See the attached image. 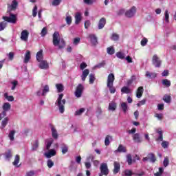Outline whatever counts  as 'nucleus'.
Here are the masks:
<instances>
[{"label":"nucleus","instance_id":"obj_32","mask_svg":"<svg viewBox=\"0 0 176 176\" xmlns=\"http://www.w3.org/2000/svg\"><path fill=\"white\" fill-rule=\"evenodd\" d=\"M4 98L7 101H14V98L13 97V96H9L8 93L4 94Z\"/></svg>","mask_w":176,"mask_h":176},{"label":"nucleus","instance_id":"obj_29","mask_svg":"<svg viewBox=\"0 0 176 176\" xmlns=\"http://www.w3.org/2000/svg\"><path fill=\"white\" fill-rule=\"evenodd\" d=\"M148 157L150 162H151V163H155L156 162V157H155L154 153H149L148 155Z\"/></svg>","mask_w":176,"mask_h":176},{"label":"nucleus","instance_id":"obj_13","mask_svg":"<svg viewBox=\"0 0 176 176\" xmlns=\"http://www.w3.org/2000/svg\"><path fill=\"white\" fill-rule=\"evenodd\" d=\"M36 60L38 63H41V61H43V50H40L36 55Z\"/></svg>","mask_w":176,"mask_h":176},{"label":"nucleus","instance_id":"obj_63","mask_svg":"<svg viewBox=\"0 0 176 176\" xmlns=\"http://www.w3.org/2000/svg\"><path fill=\"white\" fill-rule=\"evenodd\" d=\"M168 164H169L168 158L165 157L163 162L164 167H167V166H168Z\"/></svg>","mask_w":176,"mask_h":176},{"label":"nucleus","instance_id":"obj_62","mask_svg":"<svg viewBox=\"0 0 176 176\" xmlns=\"http://www.w3.org/2000/svg\"><path fill=\"white\" fill-rule=\"evenodd\" d=\"M162 148H164V149H166V148H168V142L167 141H163L162 142Z\"/></svg>","mask_w":176,"mask_h":176},{"label":"nucleus","instance_id":"obj_49","mask_svg":"<svg viewBox=\"0 0 176 176\" xmlns=\"http://www.w3.org/2000/svg\"><path fill=\"white\" fill-rule=\"evenodd\" d=\"M83 112H85V108H81L75 112V115H76V116H79L82 115L83 113Z\"/></svg>","mask_w":176,"mask_h":176},{"label":"nucleus","instance_id":"obj_43","mask_svg":"<svg viewBox=\"0 0 176 176\" xmlns=\"http://www.w3.org/2000/svg\"><path fill=\"white\" fill-rule=\"evenodd\" d=\"M9 122V118H4L1 122V126L3 129H5L6 127V125L8 124V122Z\"/></svg>","mask_w":176,"mask_h":176},{"label":"nucleus","instance_id":"obj_34","mask_svg":"<svg viewBox=\"0 0 176 176\" xmlns=\"http://www.w3.org/2000/svg\"><path fill=\"white\" fill-rule=\"evenodd\" d=\"M170 14H168V10H166L164 12V20L166 23H170Z\"/></svg>","mask_w":176,"mask_h":176},{"label":"nucleus","instance_id":"obj_8","mask_svg":"<svg viewBox=\"0 0 176 176\" xmlns=\"http://www.w3.org/2000/svg\"><path fill=\"white\" fill-rule=\"evenodd\" d=\"M28 36H30V32L27 30H24L21 32V41L23 42L28 41Z\"/></svg>","mask_w":176,"mask_h":176},{"label":"nucleus","instance_id":"obj_5","mask_svg":"<svg viewBox=\"0 0 176 176\" xmlns=\"http://www.w3.org/2000/svg\"><path fill=\"white\" fill-rule=\"evenodd\" d=\"M152 63H153V65L155 66V68H160L162 65V60H160V58L157 56V54H155L153 56Z\"/></svg>","mask_w":176,"mask_h":176},{"label":"nucleus","instance_id":"obj_40","mask_svg":"<svg viewBox=\"0 0 176 176\" xmlns=\"http://www.w3.org/2000/svg\"><path fill=\"white\" fill-rule=\"evenodd\" d=\"M17 5H18L17 1L13 0L11 4V6L8 7V10L9 9H16L17 8Z\"/></svg>","mask_w":176,"mask_h":176},{"label":"nucleus","instance_id":"obj_1","mask_svg":"<svg viewBox=\"0 0 176 176\" xmlns=\"http://www.w3.org/2000/svg\"><path fill=\"white\" fill-rule=\"evenodd\" d=\"M52 43L54 46L58 47V49H64L65 47V41L64 38L60 37V33L55 32L52 36Z\"/></svg>","mask_w":176,"mask_h":176},{"label":"nucleus","instance_id":"obj_6","mask_svg":"<svg viewBox=\"0 0 176 176\" xmlns=\"http://www.w3.org/2000/svg\"><path fill=\"white\" fill-rule=\"evenodd\" d=\"M83 90H85V87L83 86V85L78 84L74 93L75 96L77 98H80V97H82V93H83Z\"/></svg>","mask_w":176,"mask_h":176},{"label":"nucleus","instance_id":"obj_12","mask_svg":"<svg viewBox=\"0 0 176 176\" xmlns=\"http://www.w3.org/2000/svg\"><path fill=\"white\" fill-rule=\"evenodd\" d=\"M56 150L51 149L49 151L44 153V156L47 157V159H50V157H52V156H56Z\"/></svg>","mask_w":176,"mask_h":176},{"label":"nucleus","instance_id":"obj_23","mask_svg":"<svg viewBox=\"0 0 176 176\" xmlns=\"http://www.w3.org/2000/svg\"><path fill=\"white\" fill-rule=\"evenodd\" d=\"M89 74H90V71H89L88 69H85L84 71H82V74L81 76V78H82V82H85V80H86V78H87V76L89 75Z\"/></svg>","mask_w":176,"mask_h":176},{"label":"nucleus","instance_id":"obj_64","mask_svg":"<svg viewBox=\"0 0 176 176\" xmlns=\"http://www.w3.org/2000/svg\"><path fill=\"white\" fill-rule=\"evenodd\" d=\"M35 175V171L30 170L26 173L25 176H34Z\"/></svg>","mask_w":176,"mask_h":176},{"label":"nucleus","instance_id":"obj_17","mask_svg":"<svg viewBox=\"0 0 176 176\" xmlns=\"http://www.w3.org/2000/svg\"><path fill=\"white\" fill-rule=\"evenodd\" d=\"M75 24L78 25L82 21V13L76 12L74 16Z\"/></svg>","mask_w":176,"mask_h":176},{"label":"nucleus","instance_id":"obj_4","mask_svg":"<svg viewBox=\"0 0 176 176\" xmlns=\"http://www.w3.org/2000/svg\"><path fill=\"white\" fill-rule=\"evenodd\" d=\"M3 19L5 20V21L11 23L12 24H16V22L17 21V16L16 14H13L12 13L10 14L9 16H3Z\"/></svg>","mask_w":176,"mask_h":176},{"label":"nucleus","instance_id":"obj_38","mask_svg":"<svg viewBox=\"0 0 176 176\" xmlns=\"http://www.w3.org/2000/svg\"><path fill=\"white\" fill-rule=\"evenodd\" d=\"M162 85L166 86V87H170V86H171V82H170L169 80L164 79L162 80Z\"/></svg>","mask_w":176,"mask_h":176},{"label":"nucleus","instance_id":"obj_14","mask_svg":"<svg viewBox=\"0 0 176 176\" xmlns=\"http://www.w3.org/2000/svg\"><path fill=\"white\" fill-rule=\"evenodd\" d=\"M105 24H107V20L105 18L100 19L98 25V30H102V28L105 27Z\"/></svg>","mask_w":176,"mask_h":176},{"label":"nucleus","instance_id":"obj_44","mask_svg":"<svg viewBox=\"0 0 176 176\" xmlns=\"http://www.w3.org/2000/svg\"><path fill=\"white\" fill-rule=\"evenodd\" d=\"M61 149H62L63 155H65V153H67V152H68V146L63 144V146L61 147Z\"/></svg>","mask_w":176,"mask_h":176},{"label":"nucleus","instance_id":"obj_59","mask_svg":"<svg viewBox=\"0 0 176 176\" xmlns=\"http://www.w3.org/2000/svg\"><path fill=\"white\" fill-rule=\"evenodd\" d=\"M105 64H106L105 60H103L102 62L96 65L95 67H96V68H102V67H105Z\"/></svg>","mask_w":176,"mask_h":176},{"label":"nucleus","instance_id":"obj_20","mask_svg":"<svg viewBox=\"0 0 176 176\" xmlns=\"http://www.w3.org/2000/svg\"><path fill=\"white\" fill-rule=\"evenodd\" d=\"M120 152V153H126L127 152V150L126 149V147L120 144L118 149L115 151V153Z\"/></svg>","mask_w":176,"mask_h":176},{"label":"nucleus","instance_id":"obj_7","mask_svg":"<svg viewBox=\"0 0 176 176\" xmlns=\"http://www.w3.org/2000/svg\"><path fill=\"white\" fill-rule=\"evenodd\" d=\"M100 168L102 175H108L109 174V169H108V164L107 163H102Z\"/></svg>","mask_w":176,"mask_h":176},{"label":"nucleus","instance_id":"obj_39","mask_svg":"<svg viewBox=\"0 0 176 176\" xmlns=\"http://www.w3.org/2000/svg\"><path fill=\"white\" fill-rule=\"evenodd\" d=\"M157 74L156 73H151L149 72H146V78H156Z\"/></svg>","mask_w":176,"mask_h":176},{"label":"nucleus","instance_id":"obj_22","mask_svg":"<svg viewBox=\"0 0 176 176\" xmlns=\"http://www.w3.org/2000/svg\"><path fill=\"white\" fill-rule=\"evenodd\" d=\"M120 170V164L117 162H114L113 174H118Z\"/></svg>","mask_w":176,"mask_h":176},{"label":"nucleus","instance_id":"obj_36","mask_svg":"<svg viewBox=\"0 0 176 176\" xmlns=\"http://www.w3.org/2000/svg\"><path fill=\"white\" fill-rule=\"evenodd\" d=\"M14 134H16V131L12 130V131H10L8 137H9L10 141H14Z\"/></svg>","mask_w":176,"mask_h":176},{"label":"nucleus","instance_id":"obj_58","mask_svg":"<svg viewBox=\"0 0 176 176\" xmlns=\"http://www.w3.org/2000/svg\"><path fill=\"white\" fill-rule=\"evenodd\" d=\"M47 166L49 168H52V167H53V166H54V162H53V161H52V160H48L47 162Z\"/></svg>","mask_w":176,"mask_h":176},{"label":"nucleus","instance_id":"obj_28","mask_svg":"<svg viewBox=\"0 0 176 176\" xmlns=\"http://www.w3.org/2000/svg\"><path fill=\"white\" fill-rule=\"evenodd\" d=\"M121 92L125 94H130V93H131V89H130L129 87L124 86L121 89Z\"/></svg>","mask_w":176,"mask_h":176},{"label":"nucleus","instance_id":"obj_21","mask_svg":"<svg viewBox=\"0 0 176 176\" xmlns=\"http://www.w3.org/2000/svg\"><path fill=\"white\" fill-rule=\"evenodd\" d=\"M116 108H117V104L115 102H111L109 104V108H108L109 111H111L112 112H113V111H116Z\"/></svg>","mask_w":176,"mask_h":176},{"label":"nucleus","instance_id":"obj_33","mask_svg":"<svg viewBox=\"0 0 176 176\" xmlns=\"http://www.w3.org/2000/svg\"><path fill=\"white\" fill-rule=\"evenodd\" d=\"M163 100L164 101V102L170 104V102H171V96L170 95H165L163 97Z\"/></svg>","mask_w":176,"mask_h":176},{"label":"nucleus","instance_id":"obj_15","mask_svg":"<svg viewBox=\"0 0 176 176\" xmlns=\"http://www.w3.org/2000/svg\"><path fill=\"white\" fill-rule=\"evenodd\" d=\"M133 140L134 142H136L137 144L142 142V138H141V135H140V133H135L134 135H133Z\"/></svg>","mask_w":176,"mask_h":176},{"label":"nucleus","instance_id":"obj_11","mask_svg":"<svg viewBox=\"0 0 176 176\" xmlns=\"http://www.w3.org/2000/svg\"><path fill=\"white\" fill-rule=\"evenodd\" d=\"M135 12H136L135 7H132L130 10H129L125 12V16L129 18L133 17V16L135 14Z\"/></svg>","mask_w":176,"mask_h":176},{"label":"nucleus","instance_id":"obj_52","mask_svg":"<svg viewBox=\"0 0 176 176\" xmlns=\"http://www.w3.org/2000/svg\"><path fill=\"white\" fill-rule=\"evenodd\" d=\"M19 162H20V157L19 156V155H16L15 156V159L13 162L14 166H17V164H19Z\"/></svg>","mask_w":176,"mask_h":176},{"label":"nucleus","instance_id":"obj_10","mask_svg":"<svg viewBox=\"0 0 176 176\" xmlns=\"http://www.w3.org/2000/svg\"><path fill=\"white\" fill-rule=\"evenodd\" d=\"M38 67L41 69H49V63L47 61L43 60L39 62Z\"/></svg>","mask_w":176,"mask_h":176},{"label":"nucleus","instance_id":"obj_37","mask_svg":"<svg viewBox=\"0 0 176 176\" xmlns=\"http://www.w3.org/2000/svg\"><path fill=\"white\" fill-rule=\"evenodd\" d=\"M157 133L159 137L156 139V141H163V131L157 130Z\"/></svg>","mask_w":176,"mask_h":176},{"label":"nucleus","instance_id":"obj_50","mask_svg":"<svg viewBox=\"0 0 176 176\" xmlns=\"http://www.w3.org/2000/svg\"><path fill=\"white\" fill-rule=\"evenodd\" d=\"M116 57H118V58H120L121 60H123V58H124L125 56L123 52H117L116 54Z\"/></svg>","mask_w":176,"mask_h":176},{"label":"nucleus","instance_id":"obj_53","mask_svg":"<svg viewBox=\"0 0 176 176\" xmlns=\"http://www.w3.org/2000/svg\"><path fill=\"white\" fill-rule=\"evenodd\" d=\"M36 14H38V7L35 6L32 10L33 17H36Z\"/></svg>","mask_w":176,"mask_h":176},{"label":"nucleus","instance_id":"obj_3","mask_svg":"<svg viewBox=\"0 0 176 176\" xmlns=\"http://www.w3.org/2000/svg\"><path fill=\"white\" fill-rule=\"evenodd\" d=\"M113 82H115V75L112 73L109 74L107 76V87L109 88V91L111 94L116 92V88L113 87Z\"/></svg>","mask_w":176,"mask_h":176},{"label":"nucleus","instance_id":"obj_24","mask_svg":"<svg viewBox=\"0 0 176 176\" xmlns=\"http://www.w3.org/2000/svg\"><path fill=\"white\" fill-rule=\"evenodd\" d=\"M54 142V140L52 138L47 139L45 141L46 149L47 151H49L50 149V147L52 146V144H53Z\"/></svg>","mask_w":176,"mask_h":176},{"label":"nucleus","instance_id":"obj_55","mask_svg":"<svg viewBox=\"0 0 176 176\" xmlns=\"http://www.w3.org/2000/svg\"><path fill=\"white\" fill-rule=\"evenodd\" d=\"M11 84L12 85L11 90H14L17 85H19V82L17 80H13L11 82Z\"/></svg>","mask_w":176,"mask_h":176},{"label":"nucleus","instance_id":"obj_19","mask_svg":"<svg viewBox=\"0 0 176 176\" xmlns=\"http://www.w3.org/2000/svg\"><path fill=\"white\" fill-rule=\"evenodd\" d=\"M143 94H144V87H140L136 91L137 98H141L142 97Z\"/></svg>","mask_w":176,"mask_h":176},{"label":"nucleus","instance_id":"obj_26","mask_svg":"<svg viewBox=\"0 0 176 176\" xmlns=\"http://www.w3.org/2000/svg\"><path fill=\"white\" fill-rule=\"evenodd\" d=\"M111 141H112V136L107 135L104 139L105 146H109V144H111Z\"/></svg>","mask_w":176,"mask_h":176},{"label":"nucleus","instance_id":"obj_27","mask_svg":"<svg viewBox=\"0 0 176 176\" xmlns=\"http://www.w3.org/2000/svg\"><path fill=\"white\" fill-rule=\"evenodd\" d=\"M10 103L9 102H6L3 104V110L6 112H8V111H10L11 108Z\"/></svg>","mask_w":176,"mask_h":176},{"label":"nucleus","instance_id":"obj_56","mask_svg":"<svg viewBox=\"0 0 176 176\" xmlns=\"http://www.w3.org/2000/svg\"><path fill=\"white\" fill-rule=\"evenodd\" d=\"M47 28H46V27H45L41 30V36H45L47 35Z\"/></svg>","mask_w":176,"mask_h":176},{"label":"nucleus","instance_id":"obj_57","mask_svg":"<svg viewBox=\"0 0 176 176\" xmlns=\"http://www.w3.org/2000/svg\"><path fill=\"white\" fill-rule=\"evenodd\" d=\"M63 0H53L52 1V6H58L61 3Z\"/></svg>","mask_w":176,"mask_h":176},{"label":"nucleus","instance_id":"obj_46","mask_svg":"<svg viewBox=\"0 0 176 176\" xmlns=\"http://www.w3.org/2000/svg\"><path fill=\"white\" fill-rule=\"evenodd\" d=\"M107 52L108 54H110L111 56H112V54H115V49L112 47H108Z\"/></svg>","mask_w":176,"mask_h":176},{"label":"nucleus","instance_id":"obj_41","mask_svg":"<svg viewBox=\"0 0 176 176\" xmlns=\"http://www.w3.org/2000/svg\"><path fill=\"white\" fill-rule=\"evenodd\" d=\"M5 157L6 160H10L12 158V151H10V150H8V151L5 153Z\"/></svg>","mask_w":176,"mask_h":176},{"label":"nucleus","instance_id":"obj_51","mask_svg":"<svg viewBox=\"0 0 176 176\" xmlns=\"http://www.w3.org/2000/svg\"><path fill=\"white\" fill-rule=\"evenodd\" d=\"M133 175V172L130 170H126L122 174V176H131Z\"/></svg>","mask_w":176,"mask_h":176},{"label":"nucleus","instance_id":"obj_61","mask_svg":"<svg viewBox=\"0 0 176 176\" xmlns=\"http://www.w3.org/2000/svg\"><path fill=\"white\" fill-rule=\"evenodd\" d=\"M146 102V99H143L141 101H140L138 103H137V107H142V105H145Z\"/></svg>","mask_w":176,"mask_h":176},{"label":"nucleus","instance_id":"obj_47","mask_svg":"<svg viewBox=\"0 0 176 176\" xmlns=\"http://www.w3.org/2000/svg\"><path fill=\"white\" fill-rule=\"evenodd\" d=\"M111 39V41H119V35L116 33H113Z\"/></svg>","mask_w":176,"mask_h":176},{"label":"nucleus","instance_id":"obj_31","mask_svg":"<svg viewBox=\"0 0 176 176\" xmlns=\"http://www.w3.org/2000/svg\"><path fill=\"white\" fill-rule=\"evenodd\" d=\"M56 87L58 90V93H63V91H64V86L63 84H56Z\"/></svg>","mask_w":176,"mask_h":176},{"label":"nucleus","instance_id":"obj_30","mask_svg":"<svg viewBox=\"0 0 176 176\" xmlns=\"http://www.w3.org/2000/svg\"><path fill=\"white\" fill-rule=\"evenodd\" d=\"M121 108H122V111L124 112V113H126L127 112V109H129V107L127 106V103L122 102L121 103Z\"/></svg>","mask_w":176,"mask_h":176},{"label":"nucleus","instance_id":"obj_2","mask_svg":"<svg viewBox=\"0 0 176 176\" xmlns=\"http://www.w3.org/2000/svg\"><path fill=\"white\" fill-rule=\"evenodd\" d=\"M64 97V94H60L56 100V102H55V105L58 106V108L59 109L60 113H63L65 111V102H67V100L65 99H63Z\"/></svg>","mask_w":176,"mask_h":176},{"label":"nucleus","instance_id":"obj_45","mask_svg":"<svg viewBox=\"0 0 176 176\" xmlns=\"http://www.w3.org/2000/svg\"><path fill=\"white\" fill-rule=\"evenodd\" d=\"M6 25H8V23L5 21L0 22V31H3L6 28Z\"/></svg>","mask_w":176,"mask_h":176},{"label":"nucleus","instance_id":"obj_18","mask_svg":"<svg viewBox=\"0 0 176 176\" xmlns=\"http://www.w3.org/2000/svg\"><path fill=\"white\" fill-rule=\"evenodd\" d=\"M30 60H31V52L28 50L25 54L23 62L25 64H27L29 63Z\"/></svg>","mask_w":176,"mask_h":176},{"label":"nucleus","instance_id":"obj_48","mask_svg":"<svg viewBox=\"0 0 176 176\" xmlns=\"http://www.w3.org/2000/svg\"><path fill=\"white\" fill-rule=\"evenodd\" d=\"M94 80H96V77L94 76V74H89L90 85H93V83H94Z\"/></svg>","mask_w":176,"mask_h":176},{"label":"nucleus","instance_id":"obj_9","mask_svg":"<svg viewBox=\"0 0 176 176\" xmlns=\"http://www.w3.org/2000/svg\"><path fill=\"white\" fill-rule=\"evenodd\" d=\"M88 38H89V41L94 46H96V45H98V41L97 40V36L94 34H90L88 36Z\"/></svg>","mask_w":176,"mask_h":176},{"label":"nucleus","instance_id":"obj_35","mask_svg":"<svg viewBox=\"0 0 176 176\" xmlns=\"http://www.w3.org/2000/svg\"><path fill=\"white\" fill-rule=\"evenodd\" d=\"M50 89H49V85H45L43 89V92L41 94L42 96H46L47 93H49Z\"/></svg>","mask_w":176,"mask_h":176},{"label":"nucleus","instance_id":"obj_25","mask_svg":"<svg viewBox=\"0 0 176 176\" xmlns=\"http://www.w3.org/2000/svg\"><path fill=\"white\" fill-rule=\"evenodd\" d=\"M65 21L67 25H71V24H72V16H71L68 12L66 13Z\"/></svg>","mask_w":176,"mask_h":176},{"label":"nucleus","instance_id":"obj_42","mask_svg":"<svg viewBox=\"0 0 176 176\" xmlns=\"http://www.w3.org/2000/svg\"><path fill=\"white\" fill-rule=\"evenodd\" d=\"M126 162L129 166L133 164V158L131 155V154H128L126 155Z\"/></svg>","mask_w":176,"mask_h":176},{"label":"nucleus","instance_id":"obj_16","mask_svg":"<svg viewBox=\"0 0 176 176\" xmlns=\"http://www.w3.org/2000/svg\"><path fill=\"white\" fill-rule=\"evenodd\" d=\"M51 131L53 139L57 140L58 138V133H57V130H56V128L53 125H51Z\"/></svg>","mask_w":176,"mask_h":176},{"label":"nucleus","instance_id":"obj_54","mask_svg":"<svg viewBox=\"0 0 176 176\" xmlns=\"http://www.w3.org/2000/svg\"><path fill=\"white\" fill-rule=\"evenodd\" d=\"M96 1L97 0H83L84 3H86V5H93Z\"/></svg>","mask_w":176,"mask_h":176},{"label":"nucleus","instance_id":"obj_60","mask_svg":"<svg viewBox=\"0 0 176 176\" xmlns=\"http://www.w3.org/2000/svg\"><path fill=\"white\" fill-rule=\"evenodd\" d=\"M134 79H135V76H132L129 80L126 81L127 86H130V85L133 84V82H134Z\"/></svg>","mask_w":176,"mask_h":176}]
</instances>
